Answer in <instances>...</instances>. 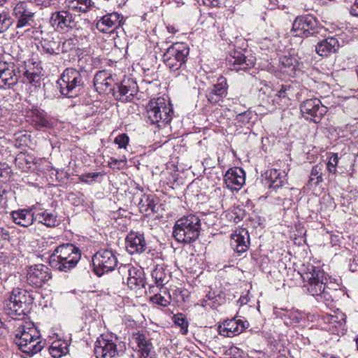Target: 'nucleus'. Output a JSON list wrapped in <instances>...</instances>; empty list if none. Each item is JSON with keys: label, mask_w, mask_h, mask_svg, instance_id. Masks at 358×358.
I'll return each mask as SVG.
<instances>
[{"label": "nucleus", "mask_w": 358, "mask_h": 358, "mask_svg": "<svg viewBox=\"0 0 358 358\" xmlns=\"http://www.w3.org/2000/svg\"><path fill=\"white\" fill-rule=\"evenodd\" d=\"M129 141V138L126 134H122L118 135L115 138V143L118 145L119 148H124L126 149L127 145H128Z\"/></svg>", "instance_id": "obj_49"}, {"label": "nucleus", "mask_w": 358, "mask_h": 358, "mask_svg": "<svg viewBox=\"0 0 358 358\" xmlns=\"http://www.w3.org/2000/svg\"><path fill=\"white\" fill-rule=\"evenodd\" d=\"M265 185L271 189H276L286 182V173L284 171L273 169L266 171Z\"/></svg>", "instance_id": "obj_31"}, {"label": "nucleus", "mask_w": 358, "mask_h": 358, "mask_svg": "<svg viewBox=\"0 0 358 358\" xmlns=\"http://www.w3.org/2000/svg\"><path fill=\"white\" fill-rule=\"evenodd\" d=\"M349 267L352 272L358 271V254L350 260Z\"/></svg>", "instance_id": "obj_56"}, {"label": "nucleus", "mask_w": 358, "mask_h": 358, "mask_svg": "<svg viewBox=\"0 0 358 358\" xmlns=\"http://www.w3.org/2000/svg\"><path fill=\"white\" fill-rule=\"evenodd\" d=\"M78 1L80 5L79 8H83V13H87L94 6V3L92 0H78Z\"/></svg>", "instance_id": "obj_52"}, {"label": "nucleus", "mask_w": 358, "mask_h": 358, "mask_svg": "<svg viewBox=\"0 0 358 358\" xmlns=\"http://www.w3.org/2000/svg\"><path fill=\"white\" fill-rule=\"evenodd\" d=\"M274 313L277 317L282 319L287 326L295 325L303 319L301 313L296 310L275 308Z\"/></svg>", "instance_id": "obj_33"}, {"label": "nucleus", "mask_w": 358, "mask_h": 358, "mask_svg": "<svg viewBox=\"0 0 358 358\" xmlns=\"http://www.w3.org/2000/svg\"><path fill=\"white\" fill-rule=\"evenodd\" d=\"M201 232V220L195 215L183 216L176 221L173 236L179 243H191L195 241Z\"/></svg>", "instance_id": "obj_4"}, {"label": "nucleus", "mask_w": 358, "mask_h": 358, "mask_svg": "<svg viewBox=\"0 0 358 358\" xmlns=\"http://www.w3.org/2000/svg\"><path fill=\"white\" fill-rule=\"evenodd\" d=\"M13 16L16 20V28L31 27L34 23L35 11L30 3L19 1L14 6Z\"/></svg>", "instance_id": "obj_12"}, {"label": "nucleus", "mask_w": 358, "mask_h": 358, "mask_svg": "<svg viewBox=\"0 0 358 358\" xmlns=\"http://www.w3.org/2000/svg\"><path fill=\"white\" fill-rule=\"evenodd\" d=\"M227 65L232 71H239L251 69L255 65V59L252 56H245L241 52H234V55L227 58Z\"/></svg>", "instance_id": "obj_23"}, {"label": "nucleus", "mask_w": 358, "mask_h": 358, "mask_svg": "<svg viewBox=\"0 0 358 358\" xmlns=\"http://www.w3.org/2000/svg\"><path fill=\"white\" fill-rule=\"evenodd\" d=\"M41 47L43 50L47 54L59 55L60 53L59 38L50 36L43 38L41 41Z\"/></svg>", "instance_id": "obj_35"}, {"label": "nucleus", "mask_w": 358, "mask_h": 358, "mask_svg": "<svg viewBox=\"0 0 358 358\" xmlns=\"http://www.w3.org/2000/svg\"><path fill=\"white\" fill-rule=\"evenodd\" d=\"M340 47L339 42L334 37H329L320 41L315 46L316 52L321 57H328L336 52Z\"/></svg>", "instance_id": "obj_32"}, {"label": "nucleus", "mask_w": 358, "mask_h": 358, "mask_svg": "<svg viewBox=\"0 0 358 358\" xmlns=\"http://www.w3.org/2000/svg\"><path fill=\"white\" fill-rule=\"evenodd\" d=\"M7 20V15L6 13H0V24H3Z\"/></svg>", "instance_id": "obj_61"}, {"label": "nucleus", "mask_w": 358, "mask_h": 358, "mask_svg": "<svg viewBox=\"0 0 358 358\" xmlns=\"http://www.w3.org/2000/svg\"><path fill=\"white\" fill-rule=\"evenodd\" d=\"M26 116L27 121L38 130L52 127V122L47 115V113L37 106H33L27 109Z\"/></svg>", "instance_id": "obj_21"}, {"label": "nucleus", "mask_w": 358, "mask_h": 358, "mask_svg": "<svg viewBox=\"0 0 358 358\" xmlns=\"http://www.w3.org/2000/svg\"><path fill=\"white\" fill-rule=\"evenodd\" d=\"M324 323L327 324L325 329L336 335H343L346 331V315L338 311L334 315H324L322 317Z\"/></svg>", "instance_id": "obj_18"}, {"label": "nucleus", "mask_w": 358, "mask_h": 358, "mask_svg": "<svg viewBox=\"0 0 358 358\" xmlns=\"http://www.w3.org/2000/svg\"><path fill=\"white\" fill-rule=\"evenodd\" d=\"M80 257V250L74 245H61L50 257V264L60 271L67 272L76 266Z\"/></svg>", "instance_id": "obj_5"}, {"label": "nucleus", "mask_w": 358, "mask_h": 358, "mask_svg": "<svg viewBox=\"0 0 358 358\" xmlns=\"http://www.w3.org/2000/svg\"><path fill=\"white\" fill-rule=\"evenodd\" d=\"M204 5L216 7L220 3V0H202Z\"/></svg>", "instance_id": "obj_57"}, {"label": "nucleus", "mask_w": 358, "mask_h": 358, "mask_svg": "<svg viewBox=\"0 0 358 358\" xmlns=\"http://www.w3.org/2000/svg\"><path fill=\"white\" fill-rule=\"evenodd\" d=\"M302 115L314 122H318L327 112L326 106L318 99H310L304 101L300 106Z\"/></svg>", "instance_id": "obj_15"}, {"label": "nucleus", "mask_w": 358, "mask_h": 358, "mask_svg": "<svg viewBox=\"0 0 358 358\" xmlns=\"http://www.w3.org/2000/svg\"><path fill=\"white\" fill-rule=\"evenodd\" d=\"M92 264L95 274L101 276L105 273L115 269L117 264V259L112 250H100L93 255Z\"/></svg>", "instance_id": "obj_11"}, {"label": "nucleus", "mask_w": 358, "mask_h": 358, "mask_svg": "<svg viewBox=\"0 0 358 358\" xmlns=\"http://www.w3.org/2000/svg\"><path fill=\"white\" fill-rule=\"evenodd\" d=\"M249 234L246 229H241L231 234V246L238 253L245 252L249 245Z\"/></svg>", "instance_id": "obj_30"}, {"label": "nucleus", "mask_w": 358, "mask_h": 358, "mask_svg": "<svg viewBox=\"0 0 358 358\" xmlns=\"http://www.w3.org/2000/svg\"><path fill=\"white\" fill-rule=\"evenodd\" d=\"M30 135L27 134H19L15 138V145L19 148L28 147L31 143Z\"/></svg>", "instance_id": "obj_46"}, {"label": "nucleus", "mask_w": 358, "mask_h": 358, "mask_svg": "<svg viewBox=\"0 0 358 358\" xmlns=\"http://www.w3.org/2000/svg\"><path fill=\"white\" fill-rule=\"evenodd\" d=\"M50 278V269L44 264L33 265L27 270V283L33 287H41Z\"/></svg>", "instance_id": "obj_17"}, {"label": "nucleus", "mask_w": 358, "mask_h": 358, "mask_svg": "<svg viewBox=\"0 0 358 358\" xmlns=\"http://www.w3.org/2000/svg\"><path fill=\"white\" fill-rule=\"evenodd\" d=\"M224 182L231 190H238L245 183V172L241 168L229 169L224 175Z\"/></svg>", "instance_id": "obj_28"}, {"label": "nucleus", "mask_w": 358, "mask_h": 358, "mask_svg": "<svg viewBox=\"0 0 358 358\" xmlns=\"http://www.w3.org/2000/svg\"><path fill=\"white\" fill-rule=\"evenodd\" d=\"M294 92V87L291 85H282L276 95L286 102L287 99L289 100L293 96Z\"/></svg>", "instance_id": "obj_43"}, {"label": "nucleus", "mask_w": 358, "mask_h": 358, "mask_svg": "<svg viewBox=\"0 0 358 358\" xmlns=\"http://www.w3.org/2000/svg\"><path fill=\"white\" fill-rule=\"evenodd\" d=\"M99 173H90L84 174L80 176V180L85 182H90L91 181L94 180L95 178H96L99 176Z\"/></svg>", "instance_id": "obj_53"}, {"label": "nucleus", "mask_w": 358, "mask_h": 358, "mask_svg": "<svg viewBox=\"0 0 358 358\" xmlns=\"http://www.w3.org/2000/svg\"><path fill=\"white\" fill-rule=\"evenodd\" d=\"M83 74L73 68L66 69L58 80L61 94L69 98L80 94L84 88Z\"/></svg>", "instance_id": "obj_7"}, {"label": "nucleus", "mask_w": 358, "mask_h": 358, "mask_svg": "<svg viewBox=\"0 0 358 358\" xmlns=\"http://www.w3.org/2000/svg\"><path fill=\"white\" fill-rule=\"evenodd\" d=\"M224 301V299L220 295H215L214 293L206 295L202 302L203 307H210L216 309Z\"/></svg>", "instance_id": "obj_39"}, {"label": "nucleus", "mask_w": 358, "mask_h": 358, "mask_svg": "<svg viewBox=\"0 0 358 358\" xmlns=\"http://www.w3.org/2000/svg\"><path fill=\"white\" fill-rule=\"evenodd\" d=\"M301 278L306 282L304 287L310 294L317 297V301L325 303L333 301L332 290L327 285L328 276L323 270L313 265H308L301 273Z\"/></svg>", "instance_id": "obj_2"}, {"label": "nucleus", "mask_w": 358, "mask_h": 358, "mask_svg": "<svg viewBox=\"0 0 358 358\" xmlns=\"http://www.w3.org/2000/svg\"><path fill=\"white\" fill-rule=\"evenodd\" d=\"M152 277L157 287H162L169 281L171 273L164 264H157L152 272Z\"/></svg>", "instance_id": "obj_34"}, {"label": "nucleus", "mask_w": 358, "mask_h": 358, "mask_svg": "<svg viewBox=\"0 0 358 358\" xmlns=\"http://www.w3.org/2000/svg\"><path fill=\"white\" fill-rule=\"evenodd\" d=\"M131 343L136 345L137 358H153L154 351L152 343L148 336L140 332L134 333L131 338Z\"/></svg>", "instance_id": "obj_20"}, {"label": "nucleus", "mask_w": 358, "mask_h": 358, "mask_svg": "<svg viewBox=\"0 0 358 358\" xmlns=\"http://www.w3.org/2000/svg\"><path fill=\"white\" fill-rule=\"evenodd\" d=\"M151 301L157 304L162 306H166L170 303L171 295L164 289L160 290V293L155 294L151 297Z\"/></svg>", "instance_id": "obj_41"}, {"label": "nucleus", "mask_w": 358, "mask_h": 358, "mask_svg": "<svg viewBox=\"0 0 358 358\" xmlns=\"http://www.w3.org/2000/svg\"><path fill=\"white\" fill-rule=\"evenodd\" d=\"M174 322L176 325L180 327L182 334L187 333L188 322L182 314L174 315Z\"/></svg>", "instance_id": "obj_47"}, {"label": "nucleus", "mask_w": 358, "mask_h": 358, "mask_svg": "<svg viewBox=\"0 0 358 358\" xmlns=\"http://www.w3.org/2000/svg\"><path fill=\"white\" fill-rule=\"evenodd\" d=\"M40 336V332L34 323L22 322L15 329L14 343L22 352L31 357L44 347Z\"/></svg>", "instance_id": "obj_3"}, {"label": "nucleus", "mask_w": 358, "mask_h": 358, "mask_svg": "<svg viewBox=\"0 0 358 358\" xmlns=\"http://www.w3.org/2000/svg\"><path fill=\"white\" fill-rule=\"evenodd\" d=\"M356 343H357V350H358V337L356 338Z\"/></svg>", "instance_id": "obj_64"}, {"label": "nucleus", "mask_w": 358, "mask_h": 358, "mask_svg": "<svg viewBox=\"0 0 358 358\" xmlns=\"http://www.w3.org/2000/svg\"><path fill=\"white\" fill-rule=\"evenodd\" d=\"M296 59L290 56H283L280 59V66L281 71L288 69L291 71L294 70Z\"/></svg>", "instance_id": "obj_45"}, {"label": "nucleus", "mask_w": 358, "mask_h": 358, "mask_svg": "<svg viewBox=\"0 0 358 358\" xmlns=\"http://www.w3.org/2000/svg\"><path fill=\"white\" fill-rule=\"evenodd\" d=\"M3 329H4V324L0 320V334H1L3 333Z\"/></svg>", "instance_id": "obj_62"}, {"label": "nucleus", "mask_w": 358, "mask_h": 358, "mask_svg": "<svg viewBox=\"0 0 358 358\" xmlns=\"http://www.w3.org/2000/svg\"><path fill=\"white\" fill-rule=\"evenodd\" d=\"M34 63L24 62L20 69L14 63L0 62V88L10 87L17 83L22 77V81L27 83H38L41 79V70L34 66Z\"/></svg>", "instance_id": "obj_1"}, {"label": "nucleus", "mask_w": 358, "mask_h": 358, "mask_svg": "<svg viewBox=\"0 0 358 358\" xmlns=\"http://www.w3.org/2000/svg\"><path fill=\"white\" fill-rule=\"evenodd\" d=\"M35 220L48 227H55L57 223V215L47 210L36 212Z\"/></svg>", "instance_id": "obj_36"}, {"label": "nucleus", "mask_w": 358, "mask_h": 358, "mask_svg": "<svg viewBox=\"0 0 358 358\" xmlns=\"http://www.w3.org/2000/svg\"><path fill=\"white\" fill-rule=\"evenodd\" d=\"M168 29L170 32H172V33H174L175 32V29L173 27H168Z\"/></svg>", "instance_id": "obj_63"}, {"label": "nucleus", "mask_w": 358, "mask_h": 358, "mask_svg": "<svg viewBox=\"0 0 358 358\" xmlns=\"http://www.w3.org/2000/svg\"><path fill=\"white\" fill-rule=\"evenodd\" d=\"M138 92L136 83L131 79L123 80L121 83L114 87L112 94L116 100L127 102L130 101Z\"/></svg>", "instance_id": "obj_19"}, {"label": "nucleus", "mask_w": 358, "mask_h": 358, "mask_svg": "<svg viewBox=\"0 0 358 358\" xmlns=\"http://www.w3.org/2000/svg\"><path fill=\"white\" fill-rule=\"evenodd\" d=\"M122 18L116 12L107 13L97 21L96 27L101 32L110 33L121 24Z\"/></svg>", "instance_id": "obj_27"}, {"label": "nucleus", "mask_w": 358, "mask_h": 358, "mask_svg": "<svg viewBox=\"0 0 358 358\" xmlns=\"http://www.w3.org/2000/svg\"><path fill=\"white\" fill-rule=\"evenodd\" d=\"M338 157L337 154H333L329 158L328 163L327 164V168L329 172L335 173L336 171V166L338 164Z\"/></svg>", "instance_id": "obj_51"}, {"label": "nucleus", "mask_w": 358, "mask_h": 358, "mask_svg": "<svg viewBox=\"0 0 358 358\" xmlns=\"http://www.w3.org/2000/svg\"><path fill=\"white\" fill-rule=\"evenodd\" d=\"M127 164V158L123 157L120 159H117L115 158H111L108 162V166L112 169H120L124 167Z\"/></svg>", "instance_id": "obj_50"}, {"label": "nucleus", "mask_w": 358, "mask_h": 358, "mask_svg": "<svg viewBox=\"0 0 358 358\" xmlns=\"http://www.w3.org/2000/svg\"><path fill=\"white\" fill-rule=\"evenodd\" d=\"M189 48L184 43H175L163 54V62L171 71H177L185 67Z\"/></svg>", "instance_id": "obj_8"}, {"label": "nucleus", "mask_w": 358, "mask_h": 358, "mask_svg": "<svg viewBox=\"0 0 358 358\" xmlns=\"http://www.w3.org/2000/svg\"><path fill=\"white\" fill-rule=\"evenodd\" d=\"M33 298L29 292L21 288H15L3 301V310L13 318L25 315L29 313Z\"/></svg>", "instance_id": "obj_6"}, {"label": "nucleus", "mask_w": 358, "mask_h": 358, "mask_svg": "<svg viewBox=\"0 0 358 358\" xmlns=\"http://www.w3.org/2000/svg\"><path fill=\"white\" fill-rule=\"evenodd\" d=\"M10 237L8 231L4 228L0 227V241L7 240Z\"/></svg>", "instance_id": "obj_59"}, {"label": "nucleus", "mask_w": 358, "mask_h": 358, "mask_svg": "<svg viewBox=\"0 0 358 358\" xmlns=\"http://www.w3.org/2000/svg\"><path fill=\"white\" fill-rule=\"evenodd\" d=\"M139 210L143 213H148L149 211L155 212V204L154 200L150 195L142 194L138 203Z\"/></svg>", "instance_id": "obj_37"}, {"label": "nucleus", "mask_w": 358, "mask_h": 358, "mask_svg": "<svg viewBox=\"0 0 358 358\" xmlns=\"http://www.w3.org/2000/svg\"><path fill=\"white\" fill-rule=\"evenodd\" d=\"M317 22L313 16H299L294 21L291 31L294 36L308 37L317 33Z\"/></svg>", "instance_id": "obj_14"}, {"label": "nucleus", "mask_w": 358, "mask_h": 358, "mask_svg": "<svg viewBox=\"0 0 358 358\" xmlns=\"http://www.w3.org/2000/svg\"><path fill=\"white\" fill-rule=\"evenodd\" d=\"M259 44H260L261 49H264V50L271 49L272 50L273 48V44L272 43L271 40L268 38H265L262 39L259 42Z\"/></svg>", "instance_id": "obj_55"}, {"label": "nucleus", "mask_w": 358, "mask_h": 358, "mask_svg": "<svg viewBox=\"0 0 358 358\" xmlns=\"http://www.w3.org/2000/svg\"><path fill=\"white\" fill-rule=\"evenodd\" d=\"M127 251L131 254H141L147 248L144 235L138 232H129L125 239Z\"/></svg>", "instance_id": "obj_24"}, {"label": "nucleus", "mask_w": 358, "mask_h": 358, "mask_svg": "<svg viewBox=\"0 0 358 358\" xmlns=\"http://www.w3.org/2000/svg\"><path fill=\"white\" fill-rule=\"evenodd\" d=\"M256 117L251 110H246L237 114L236 120L241 126L249 125L252 122V118Z\"/></svg>", "instance_id": "obj_42"}, {"label": "nucleus", "mask_w": 358, "mask_h": 358, "mask_svg": "<svg viewBox=\"0 0 358 358\" xmlns=\"http://www.w3.org/2000/svg\"><path fill=\"white\" fill-rule=\"evenodd\" d=\"M35 208L19 209L11 213L13 221L23 227H28L35 220Z\"/></svg>", "instance_id": "obj_29"}, {"label": "nucleus", "mask_w": 358, "mask_h": 358, "mask_svg": "<svg viewBox=\"0 0 358 358\" xmlns=\"http://www.w3.org/2000/svg\"><path fill=\"white\" fill-rule=\"evenodd\" d=\"M322 181V166L317 164L312 168L308 186L313 187L317 186Z\"/></svg>", "instance_id": "obj_38"}, {"label": "nucleus", "mask_w": 358, "mask_h": 358, "mask_svg": "<svg viewBox=\"0 0 358 358\" xmlns=\"http://www.w3.org/2000/svg\"><path fill=\"white\" fill-rule=\"evenodd\" d=\"M350 14L358 17V0H355L350 10Z\"/></svg>", "instance_id": "obj_58"}, {"label": "nucleus", "mask_w": 358, "mask_h": 358, "mask_svg": "<svg viewBox=\"0 0 358 358\" xmlns=\"http://www.w3.org/2000/svg\"><path fill=\"white\" fill-rule=\"evenodd\" d=\"M66 6L65 8L67 10L76 11L78 13H83V8H80V4L78 3V0H65Z\"/></svg>", "instance_id": "obj_48"}, {"label": "nucleus", "mask_w": 358, "mask_h": 358, "mask_svg": "<svg viewBox=\"0 0 358 358\" xmlns=\"http://www.w3.org/2000/svg\"><path fill=\"white\" fill-rule=\"evenodd\" d=\"M248 296L247 295L245 296H241L238 300V302L241 303V305L246 304L248 302Z\"/></svg>", "instance_id": "obj_60"}, {"label": "nucleus", "mask_w": 358, "mask_h": 358, "mask_svg": "<svg viewBox=\"0 0 358 358\" xmlns=\"http://www.w3.org/2000/svg\"><path fill=\"white\" fill-rule=\"evenodd\" d=\"M115 85L111 74L106 71H99L94 76V86L99 93H112Z\"/></svg>", "instance_id": "obj_26"}, {"label": "nucleus", "mask_w": 358, "mask_h": 358, "mask_svg": "<svg viewBox=\"0 0 358 358\" xmlns=\"http://www.w3.org/2000/svg\"><path fill=\"white\" fill-rule=\"evenodd\" d=\"M227 80L223 77H220L217 83L213 85L206 92V97L209 103L215 105L222 101L227 94Z\"/></svg>", "instance_id": "obj_25"}, {"label": "nucleus", "mask_w": 358, "mask_h": 358, "mask_svg": "<svg viewBox=\"0 0 358 358\" xmlns=\"http://www.w3.org/2000/svg\"><path fill=\"white\" fill-rule=\"evenodd\" d=\"M126 345L117 337L106 336L95 343L94 353L96 358H120L125 352Z\"/></svg>", "instance_id": "obj_10"}, {"label": "nucleus", "mask_w": 358, "mask_h": 358, "mask_svg": "<svg viewBox=\"0 0 358 358\" xmlns=\"http://www.w3.org/2000/svg\"><path fill=\"white\" fill-rule=\"evenodd\" d=\"M16 164L24 171L33 169L34 165V159L29 155L20 154L15 159Z\"/></svg>", "instance_id": "obj_40"}, {"label": "nucleus", "mask_w": 358, "mask_h": 358, "mask_svg": "<svg viewBox=\"0 0 358 358\" xmlns=\"http://www.w3.org/2000/svg\"><path fill=\"white\" fill-rule=\"evenodd\" d=\"M118 271L122 277V280H127L128 287L131 289L143 288L145 284L144 273L141 269L135 268L131 264L121 265Z\"/></svg>", "instance_id": "obj_13"}, {"label": "nucleus", "mask_w": 358, "mask_h": 358, "mask_svg": "<svg viewBox=\"0 0 358 358\" xmlns=\"http://www.w3.org/2000/svg\"><path fill=\"white\" fill-rule=\"evenodd\" d=\"M172 112L170 103H167L162 97L150 100L147 106L148 119L151 124L158 127L165 125L171 121Z\"/></svg>", "instance_id": "obj_9"}, {"label": "nucleus", "mask_w": 358, "mask_h": 358, "mask_svg": "<svg viewBox=\"0 0 358 358\" xmlns=\"http://www.w3.org/2000/svg\"><path fill=\"white\" fill-rule=\"evenodd\" d=\"M50 24L57 31L66 33L76 25L75 17L70 10L64 8L51 14Z\"/></svg>", "instance_id": "obj_16"}, {"label": "nucleus", "mask_w": 358, "mask_h": 358, "mask_svg": "<svg viewBox=\"0 0 358 358\" xmlns=\"http://www.w3.org/2000/svg\"><path fill=\"white\" fill-rule=\"evenodd\" d=\"M65 347L58 341H55L49 348V352L53 358H59L65 354Z\"/></svg>", "instance_id": "obj_44"}, {"label": "nucleus", "mask_w": 358, "mask_h": 358, "mask_svg": "<svg viewBox=\"0 0 358 358\" xmlns=\"http://www.w3.org/2000/svg\"><path fill=\"white\" fill-rule=\"evenodd\" d=\"M71 44H72L71 39L66 40L64 42H62L59 40L60 52H67L71 48Z\"/></svg>", "instance_id": "obj_54"}, {"label": "nucleus", "mask_w": 358, "mask_h": 358, "mask_svg": "<svg viewBox=\"0 0 358 358\" xmlns=\"http://www.w3.org/2000/svg\"><path fill=\"white\" fill-rule=\"evenodd\" d=\"M248 327V323L247 322L232 318L224 321L222 324L218 326L217 330L222 336L233 337L241 334Z\"/></svg>", "instance_id": "obj_22"}]
</instances>
